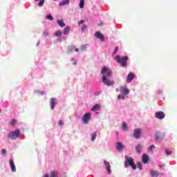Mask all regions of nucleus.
Returning <instances> with one entry per match:
<instances>
[{"mask_svg":"<svg viewBox=\"0 0 177 177\" xmlns=\"http://www.w3.org/2000/svg\"><path fill=\"white\" fill-rule=\"evenodd\" d=\"M115 59L118 63L121 64V66H122V67H127V61L128 60V59H129V57L127 56L121 57H120V55H117Z\"/></svg>","mask_w":177,"mask_h":177,"instance_id":"nucleus-3","label":"nucleus"},{"mask_svg":"<svg viewBox=\"0 0 177 177\" xmlns=\"http://www.w3.org/2000/svg\"><path fill=\"white\" fill-rule=\"evenodd\" d=\"M137 167H138V169L140 171H142L143 169V165H142V163L140 162H137Z\"/></svg>","mask_w":177,"mask_h":177,"instance_id":"nucleus-27","label":"nucleus"},{"mask_svg":"<svg viewBox=\"0 0 177 177\" xmlns=\"http://www.w3.org/2000/svg\"><path fill=\"white\" fill-rule=\"evenodd\" d=\"M57 24L60 27H66V24H64V21H63L62 19H59Z\"/></svg>","mask_w":177,"mask_h":177,"instance_id":"nucleus-22","label":"nucleus"},{"mask_svg":"<svg viewBox=\"0 0 177 177\" xmlns=\"http://www.w3.org/2000/svg\"><path fill=\"white\" fill-rule=\"evenodd\" d=\"M116 52H118V46L115 47V50L113 53H116Z\"/></svg>","mask_w":177,"mask_h":177,"instance_id":"nucleus-40","label":"nucleus"},{"mask_svg":"<svg viewBox=\"0 0 177 177\" xmlns=\"http://www.w3.org/2000/svg\"><path fill=\"white\" fill-rule=\"evenodd\" d=\"M43 35H44L45 37H47V35H49V32L48 30H45L43 32Z\"/></svg>","mask_w":177,"mask_h":177,"instance_id":"nucleus-36","label":"nucleus"},{"mask_svg":"<svg viewBox=\"0 0 177 177\" xmlns=\"http://www.w3.org/2000/svg\"><path fill=\"white\" fill-rule=\"evenodd\" d=\"M141 135H142V130L140 129H134L133 136V138H135V139H140Z\"/></svg>","mask_w":177,"mask_h":177,"instance_id":"nucleus-6","label":"nucleus"},{"mask_svg":"<svg viewBox=\"0 0 177 177\" xmlns=\"http://www.w3.org/2000/svg\"><path fill=\"white\" fill-rule=\"evenodd\" d=\"M165 153H166L167 156H171V154H172V151H169V150L166 149Z\"/></svg>","mask_w":177,"mask_h":177,"instance_id":"nucleus-33","label":"nucleus"},{"mask_svg":"<svg viewBox=\"0 0 177 177\" xmlns=\"http://www.w3.org/2000/svg\"><path fill=\"white\" fill-rule=\"evenodd\" d=\"M142 161L143 164H147V162L149 161V156H147V154L144 153L142 155Z\"/></svg>","mask_w":177,"mask_h":177,"instance_id":"nucleus-13","label":"nucleus"},{"mask_svg":"<svg viewBox=\"0 0 177 177\" xmlns=\"http://www.w3.org/2000/svg\"><path fill=\"white\" fill-rule=\"evenodd\" d=\"M81 24H84V20H81L79 21V26H81Z\"/></svg>","mask_w":177,"mask_h":177,"instance_id":"nucleus-41","label":"nucleus"},{"mask_svg":"<svg viewBox=\"0 0 177 177\" xmlns=\"http://www.w3.org/2000/svg\"><path fill=\"white\" fill-rule=\"evenodd\" d=\"M163 138H164L163 135L156 134V137H155V140H162Z\"/></svg>","mask_w":177,"mask_h":177,"instance_id":"nucleus-21","label":"nucleus"},{"mask_svg":"<svg viewBox=\"0 0 177 177\" xmlns=\"http://www.w3.org/2000/svg\"><path fill=\"white\" fill-rule=\"evenodd\" d=\"M91 121V113H86L82 118L83 124H88Z\"/></svg>","mask_w":177,"mask_h":177,"instance_id":"nucleus-5","label":"nucleus"},{"mask_svg":"<svg viewBox=\"0 0 177 177\" xmlns=\"http://www.w3.org/2000/svg\"><path fill=\"white\" fill-rule=\"evenodd\" d=\"M69 50L71 52H78L80 50L75 47V46H70Z\"/></svg>","mask_w":177,"mask_h":177,"instance_id":"nucleus-19","label":"nucleus"},{"mask_svg":"<svg viewBox=\"0 0 177 177\" xmlns=\"http://www.w3.org/2000/svg\"><path fill=\"white\" fill-rule=\"evenodd\" d=\"M6 153H7L6 149H1V154H6Z\"/></svg>","mask_w":177,"mask_h":177,"instance_id":"nucleus-38","label":"nucleus"},{"mask_svg":"<svg viewBox=\"0 0 177 177\" xmlns=\"http://www.w3.org/2000/svg\"><path fill=\"white\" fill-rule=\"evenodd\" d=\"M101 74H102V82L104 84V85H107V86H111L112 85H114V80L111 81L109 78L111 77L113 75V72L110 68L104 66Z\"/></svg>","mask_w":177,"mask_h":177,"instance_id":"nucleus-1","label":"nucleus"},{"mask_svg":"<svg viewBox=\"0 0 177 177\" xmlns=\"http://www.w3.org/2000/svg\"><path fill=\"white\" fill-rule=\"evenodd\" d=\"M133 79H135V75L133 73H129L127 77V82L129 84L132 82Z\"/></svg>","mask_w":177,"mask_h":177,"instance_id":"nucleus-7","label":"nucleus"},{"mask_svg":"<svg viewBox=\"0 0 177 177\" xmlns=\"http://www.w3.org/2000/svg\"><path fill=\"white\" fill-rule=\"evenodd\" d=\"M136 150L138 153V154H140L142 153V150H143V145L139 144L136 146Z\"/></svg>","mask_w":177,"mask_h":177,"instance_id":"nucleus-12","label":"nucleus"},{"mask_svg":"<svg viewBox=\"0 0 177 177\" xmlns=\"http://www.w3.org/2000/svg\"><path fill=\"white\" fill-rule=\"evenodd\" d=\"M95 37L96 38H98V39H100L102 41H104V36H103L100 32H96Z\"/></svg>","mask_w":177,"mask_h":177,"instance_id":"nucleus-11","label":"nucleus"},{"mask_svg":"<svg viewBox=\"0 0 177 177\" xmlns=\"http://www.w3.org/2000/svg\"><path fill=\"white\" fill-rule=\"evenodd\" d=\"M45 3V0H40L39 2V6H42Z\"/></svg>","mask_w":177,"mask_h":177,"instance_id":"nucleus-32","label":"nucleus"},{"mask_svg":"<svg viewBox=\"0 0 177 177\" xmlns=\"http://www.w3.org/2000/svg\"><path fill=\"white\" fill-rule=\"evenodd\" d=\"M156 148V146L151 145L150 147L148 148L149 151H153V149Z\"/></svg>","mask_w":177,"mask_h":177,"instance_id":"nucleus-31","label":"nucleus"},{"mask_svg":"<svg viewBox=\"0 0 177 177\" xmlns=\"http://www.w3.org/2000/svg\"><path fill=\"white\" fill-rule=\"evenodd\" d=\"M41 95H44V93H45L44 91H41L40 92Z\"/></svg>","mask_w":177,"mask_h":177,"instance_id":"nucleus-43","label":"nucleus"},{"mask_svg":"<svg viewBox=\"0 0 177 177\" xmlns=\"http://www.w3.org/2000/svg\"><path fill=\"white\" fill-rule=\"evenodd\" d=\"M16 122H17L16 120L13 119L10 122V125H16Z\"/></svg>","mask_w":177,"mask_h":177,"instance_id":"nucleus-35","label":"nucleus"},{"mask_svg":"<svg viewBox=\"0 0 177 177\" xmlns=\"http://www.w3.org/2000/svg\"><path fill=\"white\" fill-rule=\"evenodd\" d=\"M10 139H17V138H20V131L19 130H16L15 131H11L8 136Z\"/></svg>","mask_w":177,"mask_h":177,"instance_id":"nucleus-4","label":"nucleus"},{"mask_svg":"<svg viewBox=\"0 0 177 177\" xmlns=\"http://www.w3.org/2000/svg\"><path fill=\"white\" fill-rule=\"evenodd\" d=\"M50 177H57V171L55 170L51 171Z\"/></svg>","mask_w":177,"mask_h":177,"instance_id":"nucleus-25","label":"nucleus"},{"mask_svg":"<svg viewBox=\"0 0 177 177\" xmlns=\"http://www.w3.org/2000/svg\"><path fill=\"white\" fill-rule=\"evenodd\" d=\"M150 175L152 177H157V176H158L160 175V173H158V171H157L151 170L150 171Z\"/></svg>","mask_w":177,"mask_h":177,"instance_id":"nucleus-16","label":"nucleus"},{"mask_svg":"<svg viewBox=\"0 0 177 177\" xmlns=\"http://www.w3.org/2000/svg\"><path fill=\"white\" fill-rule=\"evenodd\" d=\"M116 149L118 151H122V149H124V145L121 142L116 143Z\"/></svg>","mask_w":177,"mask_h":177,"instance_id":"nucleus-14","label":"nucleus"},{"mask_svg":"<svg viewBox=\"0 0 177 177\" xmlns=\"http://www.w3.org/2000/svg\"><path fill=\"white\" fill-rule=\"evenodd\" d=\"M50 104L51 109L53 110V109H55V106L56 104V103L55 102V98H51L50 99Z\"/></svg>","mask_w":177,"mask_h":177,"instance_id":"nucleus-20","label":"nucleus"},{"mask_svg":"<svg viewBox=\"0 0 177 177\" xmlns=\"http://www.w3.org/2000/svg\"><path fill=\"white\" fill-rule=\"evenodd\" d=\"M10 167L11 168L12 172H16V165H15V162H13V159L9 160Z\"/></svg>","mask_w":177,"mask_h":177,"instance_id":"nucleus-9","label":"nucleus"},{"mask_svg":"<svg viewBox=\"0 0 177 177\" xmlns=\"http://www.w3.org/2000/svg\"><path fill=\"white\" fill-rule=\"evenodd\" d=\"M70 3V0H63L59 3V6H64V5H68Z\"/></svg>","mask_w":177,"mask_h":177,"instance_id":"nucleus-17","label":"nucleus"},{"mask_svg":"<svg viewBox=\"0 0 177 177\" xmlns=\"http://www.w3.org/2000/svg\"><path fill=\"white\" fill-rule=\"evenodd\" d=\"M55 37H57L58 38H60L62 35H63V32H62L60 30H57L55 34Z\"/></svg>","mask_w":177,"mask_h":177,"instance_id":"nucleus-18","label":"nucleus"},{"mask_svg":"<svg viewBox=\"0 0 177 177\" xmlns=\"http://www.w3.org/2000/svg\"><path fill=\"white\" fill-rule=\"evenodd\" d=\"M84 5H85V0H80V8L81 9H82V8H84Z\"/></svg>","mask_w":177,"mask_h":177,"instance_id":"nucleus-28","label":"nucleus"},{"mask_svg":"<svg viewBox=\"0 0 177 177\" xmlns=\"http://www.w3.org/2000/svg\"><path fill=\"white\" fill-rule=\"evenodd\" d=\"M97 136V133L95 131L92 135H91V140L92 142H95Z\"/></svg>","mask_w":177,"mask_h":177,"instance_id":"nucleus-26","label":"nucleus"},{"mask_svg":"<svg viewBox=\"0 0 177 177\" xmlns=\"http://www.w3.org/2000/svg\"><path fill=\"white\" fill-rule=\"evenodd\" d=\"M120 92L123 94V95H128V93H129V89L127 88H124L122 87L120 88Z\"/></svg>","mask_w":177,"mask_h":177,"instance_id":"nucleus-15","label":"nucleus"},{"mask_svg":"<svg viewBox=\"0 0 177 177\" xmlns=\"http://www.w3.org/2000/svg\"><path fill=\"white\" fill-rule=\"evenodd\" d=\"M85 28H86V26L84 25V26L82 27V30H85Z\"/></svg>","mask_w":177,"mask_h":177,"instance_id":"nucleus-42","label":"nucleus"},{"mask_svg":"<svg viewBox=\"0 0 177 177\" xmlns=\"http://www.w3.org/2000/svg\"><path fill=\"white\" fill-rule=\"evenodd\" d=\"M46 18L48 19V20H50V21H52V20H53V17L50 14V15H47L46 17Z\"/></svg>","mask_w":177,"mask_h":177,"instance_id":"nucleus-29","label":"nucleus"},{"mask_svg":"<svg viewBox=\"0 0 177 177\" xmlns=\"http://www.w3.org/2000/svg\"><path fill=\"white\" fill-rule=\"evenodd\" d=\"M37 2H38V1H39V0H35Z\"/></svg>","mask_w":177,"mask_h":177,"instance_id":"nucleus-45","label":"nucleus"},{"mask_svg":"<svg viewBox=\"0 0 177 177\" xmlns=\"http://www.w3.org/2000/svg\"><path fill=\"white\" fill-rule=\"evenodd\" d=\"M1 110L0 109V113H1Z\"/></svg>","mask_w":177,"mask_h":177,"instance_id":"nucleus-46","label":"nucleus"},{"mask_svg":"<svg viewBox=\"0 0 177 177\" xmlns=\"http://www.w3.org/2000/svg\"><path fill=\"white\" fill-rule=\"evenodd\" d=\"M59 125H60L61 127L64 125V122H63V120H59Z\"/></svg>","mask_w":177,"mask_h":177,"instance_id":"nucleus-39","label":"nucleus"},{"mask_svg":"<svg viewBox=\"0 0 177 177\" xmlns=\"http://www.w3.org/2000/svg\"><path fill=\"white\" fill-rule=\"evenodd\" d=\"M81 50H86V46L85 45H83L80 46Z\"/></svg>","mask_w":177,"mask_h":177,"instance_id":"nucleus-37","label":"nucleus"},{"mask_svg":"<svg viewBox=\"0 0 177 177\" xmlns=\"http://www.w3.org/2000/svg\"><path fill=\"white\" fill-rule=\"evenodd\" d=\"M104 164L106 167V169L108 171V174H111V166L110 165V162L104 160Z\"/></svg>","mask_w":177,"mask_h":177,"instance_id":"nucleus-10","label":"nucleus"},{"mask_svg":"<svg viewBox=\"0 0 177 177\" xmlns=\"http://www.w3.org/2000/svg\"><path fill=\"white\" fill-rule=\"evenodd\" d=\"M118 99L124 100V99H125V96H124V95H119L118 96Z\"/></svg>","mask_w":177,"mask_h":177,"instance_id":"nucleus-34","label":"nucleus"},{"mask_svg":"<svg viewBox=\"0 0 177 177\" xmlns=\"http://www.w3.org/2000/svg\"><path fill=\"white\" fill-rule=\"evenodd\" d=\"M122 129H124V131H127V129H128V126L127 125V123H123Z\"/></svg>","mask_w":177,"mask_h":177,"instance_id":"nucleus-30","label":"nucleus"},{"mask_svg":"<svg viewBox=\"0 0 177 177\" xmlns=\"http://www.w3.org/2000/svg\"><path fill=\"white\" fill-rule=\"evenodd\" d=\"M124 158V168H128L129 167H131L132 169L135 171L136 169V164H135L133 158L128 157L127 156H126Z\"/></svg>","mask_w":177,"mask_h":177,"instance_id":"nucleus-2","label":"nucleus"},{"mask_svg":"<svg viewBox=\"0 0 177 177\" xmlns=\"http://www.w3.org/2000/svg\"><path fill=\"white\" fill-rule=\"evenodd\" d=\"M70 26H66L63 31V34H64V35H67V34H68V32H70Z\"/></svg>","mask_w":177,"mask_h":177,"instance_id":"nucleus-24","label":"nucleus"},{"mask_svg":"<svg viewBox=\"0 0 177 177\" xmlns=\"http://www.w3.org/2000/svg\"><path fill=\"white\" fill-rule=\"evenodd\" d=\"M159 168H162V165H159Z\"/></svg>","mask_w":177,"mask_h":177,"instance_id":"nucleus-44","label":"nucleus"},{"mask_svg":"<svg viewBox=\"0 0 177 177\" xmlns=\"http://www.w3.org/2000/svg\"><path fill=\"white\" fill-rule=\"evenodd\" d=\"M155 117L156 118H158L159 120H162L165 117V114H164V112L162 111L156 112L155 114Z\"/></svg>","mask_w":177,"mask_h":177,"instance_id":"nucleus-8","label":"nucleus"},{"mask_svg":"<svg viewBox=\"0 0 177 177\" xmlns=\"http://www.w3.org/2000/svg\"><path fill=\"white\" fill-rule=\"evenodd\" d=\"M100 109V104H96L92 109L91 111H96V110H99Z\"/></svg>","mask_w":177,"mask_h":177,"instance_id":"nucleus-23","label":"nucleus"}]
</instances>
